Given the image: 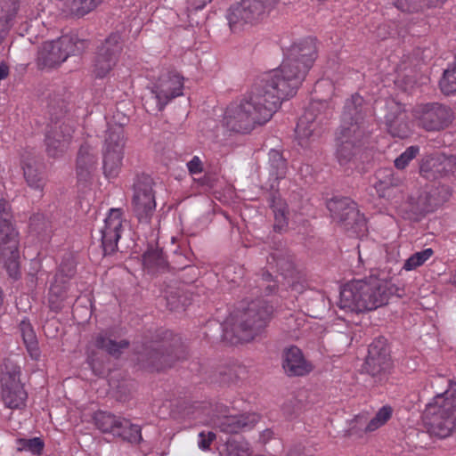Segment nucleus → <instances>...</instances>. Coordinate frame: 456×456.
<instances>
[{
  "mask_svg": "<svg viewBox=\"0 0 456 456\" xmlns=\"http://www.w3.org/2000/svg\"><path fill=\"white\" fill-rule=\"evenodd\" d=\"M316 55L312 38L291 45L277 69L259 76L247 95L226 108L224 126L232 132L248 134L269 121L282 102L297 94Z\"/></svg>",
  "mask_w": 456,
  "mask_h": 456,
  "instance_id": "1",
  "label": "nucleus"
},
{
  "mask_svg": "<svg viewBox=\"0 0 456 456\" xmlns=\"http://www.w3.org/2000/svg\"><path fill=\"white\" fill-rule=\"evenodd\" d=\"M273 314V306L266 300H252L246 308L232 315L224 327L215 322L216 334L230 345L251 342L265 333Z\"/></svg>",
  "mask_w": 456,
  "mask_h": 456,
  "instance_id": "2",
  "label": "nucleus"
},
{
  "mask_svg": "<svg viewBox=\"0 0 456 456\" xmlns=\"http://www.w3.org/2000/svg\"><path fill=\"white\" fill-rule=\"evenodd\" d=\"M399 289L386 279L370 276L353 281L341 288L338 305L350 313L373 311L386 305Z\"/></svg>",
  "mask_w": 456,
  "mask_h": 456,
  "instance_id": "3",
  "label": "nucleus"
},
{
  "mask_svg": "<svg viewBox=\"0 0 456 456\" xmlns=\"http://www.w3.org/2000/svg\"><path fill=\"white\" fill-rule=\"evenodd\" d=\"M422 419L433 436L445 438L456 430V383L434 397L426 406Z\"/></svg>",
  "mask_w": 456,
  "mask_h": 456,
  "instance_id": "4",
  "label": "nucleus"
},
{
  "mask_svg": "<svg viewBox=\"0 0 456 456\" xmlns=\"http://www.w3.org/2000/svg\"><path fill=\"white\" fill-rule=\"evenodd\" d=\"M181 352L178 341L169 346L153 342L137 351L136 362L140 368L149 371H160L173 366L181 358Z\"/></svg>",
  "mask_w": 456,
  "mask_h": 456,
  "instance_id": "5",
  "label": "nucleus"
},
{
  "mask_svg": "<svg viewBox=\"0 0 456 456\" xmlns=\"http://www.w3.org/2000/svg\"><path fill=\"white\" fill-rule=\"evenodd\" d=\"M277 3V0H241L232 5L226 14L231 30L240 32L246 25L261 20Z\"/></svg>",
  "mask_w": 456,
  "mask_h": 456,
  "instance_id": "6",
  "label": "nucleus"
},
{
  "mask_svg": "<svg viewBox=\"0 0 456 456\" xmlns=\"http://www.w3.org/2000/svg\"><path fill=\"white\" fill-rule=\"evenodd\" d=\"M331 218L354 235L364 233L366 220L354 201L347 197H334L327 201Z\"/></svg>",
  "mask_w": 456,
  "mask_h": 456,
  "instance_id": "7",
  "label": "nucleus"
},
{
  "mask_svg": "<svg viewBox=\"0 0 456 456\" xmlns=\"http://www.w3.org/2000/svg\"><path fill=\"white\" fill-rule=\"evenodd\" d=\"M393 368L390 349L387 339L379 337L369 346L368 354L362 370L370 375L374 383L383 384L388 379Z\"/></svg>",
  "mask_w": 456,
  "mask_h": 456,
  "instance_id": "8",
  "label": "nucleus"
},
{
  "mask_svg": "<svg viewBox=\"0 0 456 456\" xmlns=\"http://www.w3.org/2000/svg\"><path fill=\"white\" fill-rule=\"evenodd\" d=\"M330 114L329 103L326 101H312L299 118L296 134L301 146H306L311 138L321 135L322 126Z\"/></svg>",
  "mask_w": 456,
  "mask_h": 456,
  "instance_id": "9",
  "label": "nucleus"
},
{
  "mask_svg": "<svg viewBox=\"0 0 456 456\" xmlns=\"http://www.w3.org/2000/svg\"><path fill=\"white\" fill-rule=\"evenodd\" d=\"M20 232L15 224H0V264L10 278L20 277Z\"/></svg>",
  "mask_w": 456,
  "mask_h": 456,
  "instance_id": "10",
  "label": "nucleus"
},
{
  "mask_svg": "<svg viewBox=\"0 0 456 456\" xmlns=\"http://www.w3.org/2000/svg\"><path fill=\"white\" fill-rule=\"evenodd\" d=\"M204 413L208 419L214 421L219 419L218 426L221 431L228 434H238L239 432L251 428L259 419L256 413H244L240 415H224L222 406L213 404L211 402H201V414Z\"/></svg>",
  "mask_w": 456,
  "mask_h": 456,
  "instance_id": "11",
  "label": "nucleus"
},
{
  "mask_svg": "<svg viewBox=\"0 0 456 456\" xmlns=\"http://www.w3.org/2000/svg\"><path fill=\"white\" fill-rule=\"evenodd\" d=\"M153 179L147 175H138L133 189V212L141 223H149L156 208Z\"/></svg>",
  "mask_w": 456,
  "mask_h": 456,
  "instance_id": "12",
  "label": "nucleus"
},
{
  "mask_svg": "<svg viewBox=\"0 0 456 456\" xmlns=\"http://www.w3.org/2000/svg\"><path fill=\"white\" fill-rule=\"evenodd\" d=\"M124 129L120 126L108 128L102 151L103 173L109 177L117 176L124 158Z\"/></svg>",
  "mask_w": 456,
  "mask_h": 456,
  "instance_id": "13",
  "label": "nucleus"
},
{
  "mask_svg": "<svg viewBox=\"0 0 456 456\" xmlns=\"http://www.w3.org/2000/svg\"><path fill=\"white\" fill-rule=\"evenodd\" d=\"M414 116L418 126L427 131L443 130L452 123L453 118L451 108L439 102H429L416 106Z\"/></svg>",
  "mask_w": 456,
  "mask_h": 456,
  "instance_id": "14",
  "label": "nucleus"
},
{
  "mask_svg": "<svg viewBox=\"0 0 456 456\" xmlns=\"http://www.w3.org/2000/svg\"><path fill=\"white\" fill-rule=\"evenodd\" d=\"M122 47L123 42L118 33L110 35L99 46L93 69L96 77L102 78L112 70L117 64Z\"/></svg>",
  "mask_w": 456,
  "mask_h": 456,
  "instance_id": "15",
  "label": "nucleus"
},
{
  "mask_svg": "<svg viewBox=\"0 0 456 456\" xmlns=\"http://www.w3.org/2000/svg\"><path fill=\"white\" fill-rule=\"evenodd\" d=\"M368 110V104L364 99L358 94H353L345 102L338 128L355 130V132L368 134L366 121Z\"/></svg>",
  "mask_w": 456,
  "mask_h": 456,
  "instance_id": "16",
  "label": "nucleus"
},
{
  "mask_svg": "<svg viewBox=\"0 0 456 456\" xmlns=\"http://www.w3.org/2000/svg\"><path fill=\"white\" fill-rule=\"evenodd\" d=\"M183 78L175 71L163 74L151 88V94L157 102V110H162L167 102L183 94Z\"/></svg>",
  "mask_w": 456,
  "mask_h": 456,
  "instance_id": "17",
  "label": "nucleus"
},
{
  "mask_svg": "<svg viewBox=\"0 0 456 456\" xmlns=\"http://www.w3.org/2000/svg\"><path fill=\"white\" fill-rule=\"evenodd\" d=\"M122 223L121 209L111 208L98 232L104 256L110 255L118 249V241L122 232Z\"/></svg>",
  "mask_w": 456,
  "mask_h": 456,
  "instance_id": "18",
  "label": "nucleus"
},
{
  "mask_svg": "<svg viewBox=\"0 0 456 456\" xmlns=\"http://www.w3.org/2000/svg\"><path fill=\"white\" fill-rule=\"evenodd\" d=\"M367 134L338 128L336 133V157L340 165H346L362 146Z\"/></svg>",
  "mask_w": 456,
  "mask_h": 456,
  "instance_id": "19",
  "label": "nucleus"
},
{
  "mask_svg": "<svg viewBox=\"0 0 456 456\" xmlns=\"http://www.w3.org/2000/svg\"><path fill=\"white\" fill-rule=\"evenodd\" d=\"M433 211L435 209L428 195L427 188L412 191L399 208L401 216L411 221H419L427 214Z\"/></svg>",
  "mask_w": 456,
  "mask_h": 456,
  "instance_id": "20",
  "label": "nucleus"
},
{
  "mask_svg": "<svg viewBox=\"0 0 456 456\" xmlns=\"http://www.w3.org/2000/svg\"><path fill=\"white\" fill-rule=\"evenodd\" d=\"M247 374L246 367L234 360H228L218 365L215 370H205V379L209 383L232 385Z\"/></svg>",
  "mask_w": 456,
  "mask_h": 456,
  "instance_id": "21",
  "label": "nucleus"
},
{
  "mask_svg": "<svg viewBox=\"0 0 456 456\" xmlns=\"http://www.w3.org/2000/svg\"><path fill=\"white\" fill-rule=\"evenodd\" d=\"M73 133L69 124L55 122L46 134L45 144L48 156L58 158L67 150Z\"/></svg>",
  "mask_w": 456,
  "mask_h": 456,
  "instance_id": "22",
  "label": "nucleus"
},
{
  "mask_svg": "<svg viewBox=\"0 0 456 456\" xmlns=\"http://www.w3.org/2000/svg\"><path fill=\"white\" fill-rule=\"evenodd\" d=\"M273 252L267 257V263L271 266H275L277 272L285 279L292 277L295 272L292 256L283 246L281 240H276L275 236L272 237Z\"/></svg>",
  "mask_w": 456,
  "mask_h": 456,
  "instance_id": "23",
  "label": "nucleus"
},
{
  "mask_svg": "<svg viewBox=\"0 0 456 456\" xmlns=\"http://www.w3.org/2000/svg\"><path fill=\"white\" fill-rule=\"evenodd\" d=\"M282 368L290 377L304 376L312 370V365L305 359L302 351L295 346L283 350Z\"/></svg>",
  "mask_w": 456,
  "mask_h": 456,
  "instance_id": "24",
  "label": "nucleus"
},
{
  "mask_svg": "<svg viewBox=\"0 0 456 456\" xmlns=\"http://www.w3.org/2000/svg\"><path fill=\"white\" fill-rule=\"evenodd\" d=\"M455 171L456 157L453 155L436 154L420 167V173L427 178L444 176Z\"/></svg>",
  "mask_w": 456,
  "mask_h": 456,
  "instance_id": "25",
  "label": "nucleus"
},
{
  "mask_svg": "<svg viewBox=\"0 0 456 456\" xmlns=\"http://www.w3.org/2000/svg\"><path fill=\"white\" fill-rule=\"evenodd\" d=\"M97 153L88 143L80 146L77 157V176L79 183H87L96 169Z\"/></svg>",
  "mask_w": 456,
  "mask_h": 456,
  "instance_id": "26",
  "label": "nucleus"
},
{
  "mask_svg": "<svg viewBox=\"0 0 456 456\" xmlns=\"http://www.w3.org/2000/svg\"><path fill=\"white\" fill-rule=\"evenodd\" d=\"M271 192L268 195L267 200L270 208L273 209L274 216L273 232L282 233L287 231L288 227V206L284 200H281L278 190L273 183L271 184Z\"/></svg>",
  "mask_w": 456,
  "mask_h": 456,
  "instance_id": "27",
  "label": "nucleus"
},
{
  "mask_svg": "<svg viewBox=\"0 0 456 456\" xmlns=\"http://www.w3.org/2000/svg\"><path fill=\"white\" fill-rule=\"evenodd\" d=\"M66 61L59 38L45 42L37 53V64L41 68H53Z\"/></svg>",
  "mask_w": 456,
  "mask_h": 456,
  "instance_id": "28",
  "label": "nucleus"
},
{
  "mask_svg": "<svg viewBox=\"0 0 456 456\" xmlns=\"http://www.w3.org/2000/svg\"><path fill=\"white\" fill-rule=\"evenodd\" d=\"M23 175L28 185L42 191L45 184L43 165L36 158H28L23 161Z\"/></svg>",
  "mask_w": 456,
  "mask_h": 456,
  "instance_id": "29",
  "label": "nucleus"
},
{
  "mask_svg": "<svg viewBox=\"0 0 456 456\" xmlns=\"http://www.w3.org/2000/svg\"><path fill=\"white\" fill-rule=\"evenodd\" d=\"M305 309L307 314L315 319H322L330 308V301L321 291H311L305 295Z\"/></svg>",
  "mask_w": 456,
  "mask_h": 456,
  "instance_id": "30",
  "label": "nucleus"
},
{
  "mask_svg": "<svg viewBox=\"0 0 456 456\" xmlns=\"http://www.w3.org/2000/svg\"><path fill=\"white\" fill-rule=\"evenodd\" d=\"M377 182L375 189L379 195L383 198H389L391 191L402 184V180L395 175L392 168H380L376 173Z\"/></svg>",
  "mask_w": 456,
  "mask_h": 456,
  "instance_id": "31",
  "label": "nucleus"
},
{
  "mask_svg": "<svg viewBox=\"0 0 456 456\" xmlns=\"http://www.w3.org/2000/svg\"><path fill=\"white\" fill-rule=\"evenodd\" d=\"M93 343L95 347L104 350L110 355L118 358L123 350L128 348L129 341L120 339L116 341L107 332H100L94 337Z\"/></svg>",
  "mask_w": 456,
  "mask_h": 456,
  "instance_id": "32",
  "label": "nucleus"
},
{
  "mask_svg": "<svg viewBox=\"0 0 456 456\" xmlns=\"http://www.w3.org/2000/svg\"><path fill=\"white\" fill-rule=\"evenodd\" d=\"M96 427L103 433L114 434L118 428L129 427L128 419L106 411H97L94 417Z\"/></svg>",
  "mask_w": 456,
  "mask_h": 456,
  "instance_id": "33",
  "label": "nucleus"
},
{
  "mask_svg": "<svg viewBox=\"0 0 456 456\" xmlns=\"http://www.w3.org/2000/svg\"><path fill=\"white\" fill-rule=\"evenodd\" d=\"M164 298L170 311L184 310L191 302L190 294L179 287L170 285L164 291Z\"/></svg>",
  "mask_w": 456,
  "mask_h": 456,
  "instance_id": "34",
  "label": "nucleus"
},
{
  "mask_svg": "<svg viewBox=\"0 0 456 456\" xmlns=\"http://www.w3.org/2000/svg\"><path fill=\"white\" fill-rule=\"evenodd\" d=\"M1 389L3 401L8 408L20 409L25 406L28 395L22 384L10 386Z\"/></svg>",
  "mask_w": 456,
  "mask_h": 456,
  "instance_id": "35",
  "label": "nucleus"
},
{
  "mask_svg": "<svg viewBox=\"0 0 456 456\" xmlns=\"http://www.w3.org/2000/svg\"><path fill=\"white\" fill-rule=\"evenodd\" d=\"M1 388L22 384L20 381V367L12 359H5L1 366Z\"/></svg>",
  "mask_w": 456,
  "mask_h": 456,
  "instance_id": "36",
  "label": "nucleus"
},
{
  "mask_svg": "<svg viewBox=\"0 0 456 456\" xmlns=\"http://www.w3.org/2000/svg\"><path fill=\"white\" fill-rule=\"evenodd\" d=\"M270 175L274 182L283 179L287 174V160L282 153L277 150H271L268 153Z\"/></svg>",
  "mask_w": 456,
  "mask_h": 456,
  "instance_id": "37",
  "label": "nucleus"
},
{
  "mask_svg": "<svg viewBox=\"0 0 456 456\" xmlns=\"http://www.w3.org/2000/svg\"><path fill=\"white\" fill-rule=\"evenodd\" d=\"M20 329L28 354L32 359L37 360L40 356V352L37 339L31 324L28 322L23 320L20 323Z\"/></svg>",
  "mask_w": 456,
  "mask_h": 456,
  "instance_id": "38",
  "label": "nucleus"
},
{
  "mask_svg": "<svg viewBox=\"0 0 456 456\" xmlns=\"http://www.w3.org/2000/svg\"><path fill=\"white\" fill-rule=\"evenodd\" d=\"M62 51L66 53V59L69 55H77L83 53L87 47L86 41L78 38L76 35H65L59 38Z\"/></svg>",
  "mask_w": 456,
  "mask_h": 456,
  "instance_id": "39",
  "label": "nucleus"
},
{
  "mask_svg": "<svg viewBox=\"0 0 456 456\" xmlns=\"http://www.w3.org/2000/svg\"><path fill=\"white\" fill-rule=\"evenodd\" d=\"M142 264L149 271L164 270L167 261L163 256L162 250L158 248H151L142 255Z\"/></svg>",
  "mask_w": 456,
  "mask_h": 456,
  "instance_id": "40",
  "label": "nucleus"
},
{
  "mask_svg": "<svg viewBox=\"0 0 456 456\" xmlns=\"http://www.w3.org/2000/svg\"><path fill=\"white\" fill-rule=\"evenodd\" d=\"M387 129L394 137L405 138L411 133L410 124L404 113H400L393 119L387 120Z\"/></svg>",
  "mask_w": 456,
  "mask_h": 456,
  "instance_id": "41",
  "label": "nucleus"
},
{
  "mask_svg": "<svg viewBox=\"0 0 456 456\" xmlns=\"http://www.w3.org/2000/svg\"><path fill=\"white\" fill-rule=\"evenodd\" d=\"M102 0H65V6L71 14L84 16L94 10Z\"/></svg>",
  "mask_w": 456,
  "mask_h": 456,
  "instance_id": "42",
  "label": "nucleus"
},
{
  "mask_svg": "<svg viewBox=\"0 0 456 456\" xmlns=\"http://www.w3.org/2000/svg\"><path fill=\"white\" fill-rule=\"evenodd\" d=\"M224 456H251L249 445L240 436L229 437L225 441Z\"/></svg>",
  "mask_w": 456,
  "mask_h": 456,
  "instance_id": "43",
  "label": "nucleus"
},
{
  "mask_svg": "<svg viewBox=\"0 0 456 456\" xmlns=\"http://www.w3.org/2000/svg\"><path fill=\"white\" fill-rule=\"evenodd\" d=\"M427 189L434 209L449 200L452 196V189L446 184H438Z\"/></svg>",
  "mask_w": 456,
  "mask_h": 456,
  "instance_id": "44",
  "label": "nucleus"
},
{
  "mask_svg": "<svg viewBox=\"0 0 456 456\" xmlns=\"http://www.w3.org/2000/svg\"><path fill=\"white\" fill-rule=\"evenodd\" d=\"M129 427L118 428V431L114 432L113 436L122 438L130 444H139L142 441L141 428L138 425L132 424L128 419Z\"/></svg>",
  "mask_w": 456,
  "mask_h": 456,
  "instance_id": "45",
  "label": "nucleus"
},
{
  "mask_svg": "<svg viewBox=\"0 0 456 456\" xmlns=\"http://www.w3.org/2000/svg\"><path fill=\"white\" fill-rule=\"evenodd\" d=\"M51 225L43 214L33 215L29 219V232L38 236L48 235Z\"/></svg>",
  "mask_w": 456,
  "mask_h": 456,
  "instance_id": "46",
  "label": "nucleus"
},
{
  "mask_svg": "<svg viewBox=\"0 0 456 456\" xmlns=\"http://www.w3.org/2000/svg\"><path fill=\"white\" fill-rule=\"evenodd\" d=\"M439 86L442 93L445 95L456 94V67L444 71L443 77L439 81Z\"/></svg>",
  "mask_w": 456,
  "mask_h": 456,
  "instance_id": "47",
  "label": "nucleus"
},
{
  "mask_svg": "<svg viewBox=\"0 0 456 456\" xmlns=\"http://www.w3.org/2000/svg\"><path fill=\"white\" fill-rule=\"evenodd\" d=\"M433 254L434 251L430 248L414 253L404 262L403 269L406 271L416 269L417 267L422 265L428 258H430Z\"/></svg>",
  "mask_w": 456,
  "mask_h": 456,
  "instance_id": "48",
  "label": "nucleus"
},
{
  "mask_svg": "<svg viewBox=\"0 0 456 456\" xmlns=\"http://www.w3.org/2000/svg\"><path fill=\"white\" fill-rule=\"evenodd\" d=\"M392 409L389 406H383L376 413L375 417L369 422L366 427V431L370 432L377 429L381 425L385 424L391 417Z\"/></svg>",
  "mask_w": 456,
  "mask_h": 456,
  "instance_id": "49",
  "label": "nucleus"
},
{
  "mask_svg": "<svg viewBox=\"0 0 456 456\" xmlns=\"http://www.w3.org/2000/svg\"><path fill=\"white\" fill-rule=\"evenodd\" d=\"M419 152V146L408 147L399 157L395 159V167L397 169H404L409 165V163L417 157Z\"/></svg>",
  "mask_w": 456,
  "mask_h": 456,
  "instance_id": "50",
  "label": "nucleus"
},
{
  "mask_svg": "<svg viewBox=\"0 0 456 456\" xmlns=\"http://www.w3.org/2000/svg\"><path fill=\"white\" fill-rule=\"evenodd\" d=\"M18 444L19 451L25 450L37 455L41 454L44 449V442L38 437L31 439H19Z\"/></svg>",
  "mask_w": 456,
  "mask_h": 456,
  "instance_id": "51",
  "label": "nucleus"
},
{
  "mask_svg": "<svg viewBox=\"0 0 456 456\" xmlns=\"http://www.w3.org/2000/svg\"><path fill=\"white\" fill-rule=\"evenodd\" d=\"M257 282V287L259 289L264 290L265 296L274 293L277 289L276 281H273V275L268 271L262 272Z\"/></svg>",
  "mask_w": 456,
  "mask_h": 456,
  "instance_id": "52",
  "label": "nucleus"
},
{
  "mask_svg": "<svg viewBox=\"0 0 456 456\" xmlns=\"http://www.w3.org/2000/svg\"><path fill=\"white\" fill-rule=\"evenodd\" d=\"M395 6L402 12H417L425 7L424 0H393Z\"/></svg>",
  "mask_w": 456,
  "mask_h": 456,
  "instance_id": "53",
  "label": "nucleus"
},
{
  "mask_svg": "<svg viewBox=\"0 0 456 456\" xmlns=\"http://www.w3.org/2000/svg\"><path fill=\"white\" fill-rule=\"evenodd\" d=\"M76 265L73 260L68 259L61 262L59 271L55 275L57 281H67L75 275Z\"/></svg>",
  "mask_w": 456,
  "mask_h": 456,
  "instance_id": "54",
  "label": "nucleus"
},
{
  "mask_svg": "<svg viewBox=\"0 0 456 456\" xmlns=\"http://www.w3.org/2000/svg\"><path fill=\"white\" fill-rule=\"evenodd\" d=\"M223 275L228 281L237 283L244 276V268L236 264L228 265L224 268Z\"/></svg>",
  "mask_w": 456,
  "mask_h": 456,
  "instance_id": "55",
  "label": "nucleus"
},
{
  "mask_svg": "<svg viewBox=\"0 0 456 456\" xmlns=\"http://www.w3.org/2000/svg\"><path fill=\"white\" fill-rule=\"evenodd\" d=\"M302 409L303 403L297 397L289 398L282 406L283 413L289 418L297 417L302 411Z\"/></svg>",
  "mask_w": 456,
  "mask_h": 456,
  "instance_id": "56",
  "label": "nucleus"
},
{
  "mask_svg": "<svg viewBox=\"0 0 456 456\" xmlns=\"http://www.w3.org/2000/svg\"><path fill=\"white\" fill-rule=\"evenodd\" d=\"M187 256L183 255V253H179L177 250H175L173 252L171 260L172 268L177 270H184L189 268V271H192L194 274L197 275L196 269L190 267V265L187 264Z\"/></svg>",
  "mask_w": 456,
  "mask_h": 456,
  "instance_id": "57",
  "label": "nucleus"
},
{
  "mask_svg": "<svg viewBox=\"0 0 456 456\" xmlns=\"http://www.w3.org/2000/svg\"><path fill=\"white\" fill-rule=\"evenodd\" d=\"M13 217L10 203L4 199L0 200V224H12Z\"/></svg>",
  "mask_w": 456,
  "mask_h": 456,
  "instance_id": "58",
  "label": "nucleus"
},
{
  "mask_svg": "<svg viewBox=\"0 0 456 456\" xmlns=\"http://www.w3.org/2000/svg\"><path fill=\"white\" fill-rule=\"evenodd\" d=\"M49 293L66 300L68 298L67 281H57L54 278V282L52 284Z\"/></svg>",
  "mask_w": 456,
  "mask_h": 456,
  "instance_id": "59",
  "label": "nucleus"
},
{
  "mask_svg": "<svg viewBox=\"0 0 456 456\" xmlns=\"http://www.w3.org/2000/svg\"><path fill=\"white\" fill-rule=\"evenodd\" d=\"M216 170L217 168H215L213 172H206L204 177L201 178V189L205 186L208 187L209 189H213L215 187L218 180L216 175Z\"/></svg>",
  "mask_w": 456,
  "mask_h": 456,
  "instance_id": "60",
  "label": "nucleus"
},
{
  "mask_svg": "<svg viewBox=\"0 0 456 456\" xmlns=\"http://www.w3.org/2000/svg\"><path fill=\"white\" fill-rule=\"evenodd\" d=\"M216 439V435L214 432H208L205 434L201 432V451H210V445Z\"/></svg>",
  "mask_w": 456,
  "mask_h": 456,
  "instance_id": "61",
  "label": "nucleus"
},
{
  "mask_svg": "<svg viewBox=\"0 0 456 456\" xmlns=\"http://www.w3.org/2000/svg\"><path fill=\"white\" fill-rule=\"evenodd\" d=\"M48 301H49V306H50L51 310H53L54 312H59L62 309L65 300L61 297H57L54 295H52L49 293Z\"/></svg>",
  "mask_w": 456,
  "mask_h": 456,
  "instance_id": "62",
  "label": "nucleus"
},
{
  "mask_svg": "<svg viewBox=\"0 0 456 456\" xmlns=\"http://www.w3.org/2000/svg\"><path fill=\"white\" fill-rule=\"evenodd\" d=\"M187 167L191 175H198L200 173V158L194 156L193 159L187 163Z\"/></svg>",
  "mask_w": 456,
  "mask_h": 456,
  "instance_id": "63",
  "label": "nucleus"
},
{
  "mask_svg": "<svg viewBox=\"0 0 456 456\" xmlns=\"http://www.w3.org/2000/svg\"><path fill=\"white\" fill-rule=\"evenodd\" d=\"M64 107L65 105L62 101L58 102L56 106L55 104L50 103L49 108L51 115H55L57 118L58 115H61L64 112Z\"/></svg>",
  "mask_w": 456,
  "mask_h": 456,
  "instance_id": "64",
  "label": "nucleus"
}]
</instances>
